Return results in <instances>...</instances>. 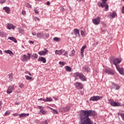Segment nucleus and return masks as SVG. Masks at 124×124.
Listing matches in <instances>:
<instances>
[{"mask_svg":"<svg viewBox=\"0 0 124 124\" xmlns=\"http://www.w3.org/2000/svg\"><path fill=\"white\" fill-rule=\"evenodd\" d=\"M63 56H66V54H65V52H63Z\"/></svg>","mask_w":124,"mask_h":124,"instance_id":"nucleus-64","label":"nucleus"},{"mask_svg":"<svg viewBox=\"0 0 124 124\" xmlns=\"http://www.w3.org/2000/svg\"><path fill=\"white\" fill-rule=\"evenodd\" d=\"M38 108L39 109H40V110H41V109H44V108L43 107H42V106H38Z\"/></svg>","mask_w":124,"mask_h":124,"instance_id":"nucleus-46","label":"nucleus"},{"mask_svg":"<svg viewBox=\"0 0 124 124\" xmlns=\"http://www.w3.org/2000/svg\"><path fill=\"white\" fill-rule=\"evenodd\" d=\"M44 124H48V121L47 120H45L44 122Z\"/></svg>","mask_w":124,"mask_h":124,"instance_id":"nucleus-53","label":"nucleus"},{"mask_svg":"<svg viewBox=\"0 0 124 124\" xmlns=\"http://www.w3.org/2000/svg\"><path fill=\"white\" fill-rule=\"evenodd\" d=\"M8 77L9 78V82H12V81H13V74L12 73H10L8 75Z\"/></svg>","mask_w":124,"mask_h":124,"instance_id":"nucleus-21","label":"nucleus"},{"mask_svg":"<svg viewBox=\"0 0 124 124\" xmlns=\"http://www.w3.org/2000/svg\"><path fill=\"white\" fill-rule=\"evenodd\" d=\"M116 15H117V14H116V13H115V12H112V14L110 15V16L112 18H115V17H116Z\"/></svg>","mask_w":124,"mask_h":124,"instance_id":"nucleus-31","label":"nucleus"},{"mask_svg":"<svg viewBox=\"0 0 124 124\" xmlns=\"http://www.w3.org/2000/svg\"><path fill=\"white\" fill-rule=\"evenodd\" d=\"M74 76L76 78V77H79V78L81 80V81H87V78H86V77L84 75V74H82V73L76 72L74 73Z\"/></svg>","mask_w":124,"mask_h":124,"instance_id":"nucleus-2","label":"nucleus"},{"mask_svg":"<svg viewBox=\"0 0 124 124\" xmlns=\"http://www.w3.org/2000/svg\"><path fill=\"white\" fill-rule=\"evenodd\" d=\"M117 70L119 72L121 75H124V71L123 68H121L120 66H117L116 67Z\"/></svg>","mask_w":124,"mask_h":124,"instance_id":"nucleus-13","label":"nucleus"},{"mask_svg":"<svg viewBox=\"0 0 124 124\" xmlns=\"http://www.w3.org/2000/svg\"><path fill=\"white\" fill-rule=\"evenodd\" d=\"M0 55H2V51H1V50H0Z\"/></svg>","mask_w":124,"mask_h":124,"instance_id":"nucleus-63","label":"nucleus"},{"mask_svg":"<svg viewBox=\"0 0 124 124\" xmlns=\"http://www.w3.org/2000/svg\"><path fill=\"white\" fill-rule=\"evenodd\" d=\"M19 88H20V89H23V88H25V85H24V84L23 83H20L19 85Z\"/></svg>","mask_w":124,"mask_h":124,"instance_id":"nucleus-36","label":"nucleus"},{"mask_svg":"<svg viewBox=\"0 0 124 124\" xmlns=\"http://www.w3.org/2000/svg\"><path fill=\"white\" fill-rule=\"evenodd\" d=\"M34 11L36 14H38L39 13V11H38L36 8L34 9Z\"/></svg>","mask_w":124,"mask_h":124,"instance_id":"nucleus-40","label":"nucleus"},{"mask_svg":"<svg viewBox=\"0 0 124 124\" xmlns=\"http://www.w3.org/2000/svg\"><path fill=\"white\" fill-rule=\"evenodd\" d=\"M46 4H47V5H50V4H51V2L49 1H47L46 2Z\"/></svg>","mask_w":124,"mask_h":124,"instance_id":"nucleus-51","label":"nucleus"},{"mask_svg":"<svg viewBox=\"0 0 124 124\" xmlns=\"http://www.w3.org/2000/svg\"><path fill=\"white\" fill-rule=\"evenodd\" d=\"M64 53L66 55H68V51H64Z\"/></svg>","mask_w":124,"mask_h":124,"instance_id":"nucleus-61","label":"nucleus"},{"mask_svg":"<svg viewBox=\"0 0 124 124\" xmlns=\"http://www.w3.org/2000/svg\"><path fill=\"white\" fill-rule=\"evenodd\" d=\"M27 7H28V8H31V5L28 3L27 4Z\"/></svg>","mask_w":124,"mask_h":124,"instance_id":"nucleus-43","label":"nucleus"},{"mask_svg":"<svg viewBox=\"0 0 124 124\" xmlns=\"http://www.w3.org/2000/svg\"><path fill=\"white\" fill-rule=\"evenodd\" d=\"M35 18V21H38V22H39L40 21V19H39V18H38L37 16H35L34 17Z\"/></svg>","mask_w":124,"mask_h":124,"instance_id":"nucleus-41","label":"nucleus"},{"mask_svg":"<svg viewBox=\"0 0 124 124\" xmlns=\"http://www.w3.org/2000/svg\"><path fill=\"white\" fill-rule=\"evenodd\" d=\"M83 71H87V72H91V68L88 65H84L82 67Z\"/></svg>","mask_w":124,"mask_h":124,"instance_id":"nucleus-15","label":"nucleus"},{"mask_svg":"<svg viewBox=\"0 0 124 124\" xmlns=\"http://www.w3.org/2000/svg\"><path fill=\"white\" fill-rule=\"evenodd\" d=\"M92 21L94 25H99V23H100V18L98 16L96 18L93 19Z\"/></svg>","mask_w":124,"mask_h":124,"instance_id":"nucleus-9","label":"nucleus"},{"mask_svg":"<svg viewBox=\"0 0 124 124\" xmlns=\"http://www.w3.org/2000/svg\"><path fill=\"white\" fill-rule=\"evenodd\" d=\"M104 72L108 74V75H115V71H114L113 69H111V68H106L104 70Z\"/></svg>","mask_w":124,"mask_h":124,"instance_id":"nucleus-5","label":"nucleus"},{"mask_svg":"<svg viewBox=\"0 0 124 124\" xmlns=\"http://www.w3.org/2000/svg\"><path fill=\"white\" fill-rule=\"evenodd\" d=\"M52 113L53 114H59V112L58 111V110H56L55 109H53Z\"/></svg>","mask_w":124,"mask_h":124,"instance_id":"nucleus-39","label":"nucleus"},{"mask_svg":"<svg viewBox=\"0 0 124 124\" xmlns=\"http://www.w3.org/2000/svg\"><path fill=\"white\" fill-rule=\"evenodd\" d=\"M13 115V116H14V117H15V116H20V114H18V113H14Z\"/></svg>","mask_w":124,"mask_h":124,"instance_id":"nucleus-47","label":"nucleus"},{"mask_svg":"<svg viewBox=\"0 0 124 124\" xmlns=\"http://www.w3.org/2000/svg\"><path fill=\"white\" fill-rule=\"evenodd\" d=\"M53 40L56 42H60V41H61V38L58 37H55L53 38Z\"/></svg>","mask_w":124,"mask_h":124,"instance_id":"nucleus-28","label":"nucleus"},{"mask_svg":"<svg viewBox=\"0 0 124 124\" xmlns=\"http://www.w3.org/2000/svg\"><path fill=\"white\" fill-rule=\"evenodd\" d=\"M81 35L82 36H85V32L82 30L80 31Z\"/></svg>","mask_w":124,"mask_h":124,"instance_id":"nucleus-38","label":"nucleus"},{"mask_svg":"<svg viewBox=\"0 0 124 124\" xmlns=\"http://www.w3.org/2000/svg\"><path fill=\"white\" fill-rule=\"evenodd\" d=\"M32 35H33V36L36 35V32H32Z\"/></svg>","mask_w":124,"mask_h":124,"instance_id":"nucleus-54","label":"nucleus"},{"mask_svg":"<svg viewBox=\"0 0 124 124\" xmlns=\"http://www.w3.org/2000/svg\"><path fill=\"white\" fill-rule=\"evenodd\" d=\"M28 74L30 75V76H31V72H29Z\"/></svg>","mask_w":124,"mask_h":124,"instance_id":"nucleus-62","label":"nucleus"},{"mask_svg":"<svg viewBox=\"0 0 124 124\" xmlns=\"http://www.w3.org/2000/svg\"><path fill=\"white\" fill-rule=\"evenodd\" d=\"M112 62V63L113 64H114V65H115L116 67L117 66H119V65H118L119 64V63H120L121 62V60H119L118 58H112L110 60V62Z\"/></svg>","mask_w":124,"mask_h":124,"instance_id":"nucleus-4","label":"nucleus"},{"mask_svg":"<svg viewBox=\"0 0 124 124\" xmlns=\"http://www.w3.org/2000/svg\"><path fill=\"white\" fill-rule=\"evenodd\" d=\"M9 114H10V112L9 111H6L4 115V116H8Z\"/></svg>","mask_w":124,"mask_h":124,"instance_id":"nucleus-37","label":"nucleus"},{"mask_svg":"<svg viewBox=\"0 0 124 124\" xmlns=\"http://www.w3.org/2000/svg\"><path fill=\"white\" fill-rule=\"evenodd\" d=\"M49 35L48 33H44L42 32H38L36 34V37L37 38H39V39H42V38H44L46 37V38L48 39L49 38Z\"/></svg>","mask_w":124,"mask_h":124,"instance_id":"nucleus-3","label":"nucleus"},{"mask_svg":"<svg viewBox=\"0 0 124 124\" xmlns=\"http://www.w3.org/2000/svg\"><path fill=\"white\" fill-rule=\"evenodd\" d=\"M117 114H118V116H121V117H122V114L123 113H121V112H118V113H117Z\"/></svg>","mask_w":124,"mask_h":124,"instance_id":"nucleus-55","label":"nucleus"},{"mask_svg":"<svg viewBox=\"0 0 124 124\" xmlns=\"http://www.w3.org/2000/svg\"><path fill=\"white\" fill-rule=\"evenodd\" d=\"M26 80H28V81L30 80H31L32 79V78L29 76H25Z\"/></svg>","mask_w":124,"mask_h":124,"instance_id":"nucleus-32","label":"nucleus"},{"mask_svg":"<svg viewBox=\"0 0 124 124\" xmlns=\"http://www.w3.org/2000/svg\"><path fill=\"white\" fill-rule=\"evenodd\" d=\"M0 36L1 37H5L6 33L2 31H0Z\"/></svg>","mask_w":124,"mask_h":124,"instance_id":"nucleus-27","label":"nucleus"},{"mask_svg":"<svg viewBox=\"0 0 124 124\" xmlns=\"http://www.w3.org/2000/svg\"><path fill=\"white\" fill-rule=\"evenodd\" d=\"M27 57H28V60H30L31 57V54L28 53L27 54Z\"/></svg>","mask_w":124,"mask_h":124,"instance_id":"nucleus-44","label":"nucleus"},{"mask_svg":"<svg viewBox=\"0 0 124 124\" xmlns=\"http://www.w3.org/2000/svg\"><path fill=\"white\" fill-rule=\"evenodd\" d=\"M48 51L47 50V48H44V51H41L40 52H38V53L40 56H43V55H46L47 53H48Z\"/></svg>","mask_w":124,"mask_h":124,"instance_id":"nucleus-14","label":"nucleus"},{"mask_svg":"<svg viewBox=\"0 0 124 124\" xmlns=\"http://www.w3.org/2000/svg\"><path fill=\"white\" fill-rule=\"evenodd\" d=\"M22 13L23 15H24V16H25V15H26V11H25L23 10L22 11Z\"/></svg>","mask_w":124,"mask_h":124,"instance_id":"nucleus-50","label":"nucleus"},{"mask_svg":"<svg viewBox=\"0 0 124 124\" xmlns=\"http://www.w3.org/2000/svg\"><path fill=\"white\" fill-rule=\"evenodd\" d=\"M63 53H64V50L63 49L55 51V54L56 55H63Z\"/></svg>","mask_w":124,"mask_h":124,"instance_id":"nucleus-18","label":"nucleus"},{"mask_svg":"<svg viewBox=\"0 0 124 124\" xmlns=\"http://www.w3.org/2000/svg\"><path fill=\"white\" fill-rule=\"evenodd\" d=\"M65 70L67 71H69V72H70L71 71V68L69 66H66L65 67Z\"/></svg>","mask_w":124,"mask_h":124,"instance_id":"nucleus-29","label":"nucleus"},{"mask_svg":"<svg viewBox=\"0 0 124 124\" xmlns=\"http://www.w3.org/2000/svg\"><path fill=\"white\" fill-rule=\"evenodd\" d=\"M53 101V99L51 97H46L45 99V102H51Z\"/></svg>","mask_w":124,"mask_h":124,"instance_id":"nucleus-22","label":"nucleus"},{"mask_svg":"<svg viewBox=\"0 0 124 124\" xmlns=\"http://www.w3.org/2000/svg\"><path fill=\"white\" fill-rule=\"evenodd\" d=\"M86 48H87V46H83L81 49H80V54H81V56L83 58V57H84V50H85L86 49Z\"/></svg>","mask_w":124,"mask_h":124,"instance_id":"nucleus-16","label":"nucleus"},{"mask_svg":"<svg viewBox=\"0 0 124 124\" xmlns=\"http://www.w3.org/2000/svg\"><path fill=\"white\" fill-rule=\"evenodd\" d=\"M38 62H42L43 63H46V59L45 57H40L38 59Z\"/></svg>","mask_w":124,"mask_h":124,"instance_id":"nucleus-19","label":"nucleus"},{"mask_svg":"<svg viewBox=\"0 0 124 124\" xmlns=\"http://www.w3.org/2000/svg\"><path fill=\"white\" fill-rule=\"evenodd\" d=\"M15 88H14V85H10L8 88V89L7 90V93L8 94H10L12 93V91H13V90H14Z\"/></svg>","mask_w":124,"mask_h":124,"instance_id":"nucleus-10","label":"nucleus"},{"mask_svg":"<svg viewBox=\"0 0 124 124\" xmlns=\"http://www.w3.org/2000/svg\"><path fill=\"white\" fill-rule=\"evenodd\" d=\"M60 11H61V12L64 11V8H63V6H62L60 7Z\"/></svg>","mask_w":124,"mask_h":124,"instance_id":"nucleus-42","label":"nucleus"},{"mask_svg":"<svg viewBox=\"0 0 124 124\" xmlns=\"http://www.w3.org/2000/svg\"><path fill=\"white\" fill-rule=\"evenodd\" d=\"M80 93H81V94H82V95H83V94H84V91H80Z\"/></svg>","mask_w":124,"mask_h":124,"instance_id":"nucleus-58","label":"nucleus"},{"mask_svg":"<svg viewBox=\"0 0 124 124\" xmlns=\"http://www.w3.org/2000/svg\"><path fill=\"white\" fill-rule=\"evenodd\" d=\"M4 52H5V53H6V54H9V55H11V56H13V55H14L12 51H11L9 49L5 50Z\"/></svg>","mask_w":124,"mask_h":124,"instance_id":"nucleus-25","label":"nucleus"},{"mask_svg":"<svg viewBox=\"0 0 124 124\" xmlns=\"http://www.w3.org/2000/svg\"><path fill=\"white\" fill-rule=\"evenodd\" d=\"M72 34H75L76 36L80 37V31L78 29H74L73 30V32L72 33Z\"/></svg>","mask_w":124,"mask_h":124,"instance_id":"nucleus-11","label":"nucleus"},{"mask_svg":"<svg viewBox=\"0 0 124 124\" xmlns=\"http://www.w3.org/2000/svg\"><path fill=\"white\" fill-rule=\"evenodd\" d=\"M59 63L61 65H62V66H63L65 64V62H64L60 61V62H59Z\"/></svg>","mask_w":124,"mask_h":124,"instance_id":"nucleus-34","label":"nucleus"},{"mask_svg":"<svg viewBox=\"0 0 124 124\" xmlns=\"http://www.w3.org/2000/svg\"><path fill=\"white\" fill-rule=\"evenodd\" d=\"M3 10H4L7 14H9V13H10V8H9V7H4L3 8Z\"/></svg>","mask_w":124,"mask_h":124,"instance_id":"nucleus-20","label":"nucleus"},{"mask_svg":"<svg viewBox=\"0 0 124 124\" xmlns=\"http://www.w3.org/2000/svg\"><path fill=\"white\" fill-rule=\"evenodd\" d=\"M74 86L77 90H82V89H83V85L79 82H77L75 83Z\"/></svg>","mask_w":124,"mask_h":124,"instance_id":"nucleus-7","label":"nucleus"},{"mask_svg":"<svg viewBox=\"0 0 124 124\" xmlns=\"http://www.w3.org/2000/svg\"><path fill=\"white\" fill-rule=\"evenodd\" d=\"M30 114L29 113H21L19 114V118H24L25 117L29 116Z\"/></svg>","mask_w":124,"mask_h":124,"instance_id":"nucleus-23","label":"nucleus"},{"mask_svg":"<svg viewBox=\"0 0 124 124\" xmlns=\"http://www.w3.org/2000/svg\"><path fill=\"white\" fill-rule=\"evenodd\" d=\"M5 0H0V3H1V4H2V3H5Z\"/></svg>","mask_w":124,"mask_h":124,"instance_id":"nucleus-45","label":"nucleus"},{"mask_svg":"<svg viewBox=\"0 0 124 124\" xmlns=\"http://www.w3.org/2000/svg\"><path fill=\"white\" fill-rule=\"evenodd\" d=\"M103 25L104 27H105V28H106L107 27V25H106V23H103Z\"/></svg>","mask_w":124,"mask_h":124,"instance_id":"nucleus-57","label":"nucleus"},{"mask_svg":"<svg viewBox=\"0 0 124 124\" xmlns=\"http://www.w3.org/2000/svg\"><path fill=\"white\" fill-rule=\"evenodd\" d=\"M8 39L12 40V41H13L15 43H17V40H16L14 37H9Z\"/></svg>","mask_w":124,"mask_h":124,"instance_id":"nucleus-24","label":"nucleus"},{"mask_svg":"<svg viewBox=\"0 0 124 124\" xmlns=\"http://www.w3.org/2000/svg\"><path fill=\"white\" fill-rule=\"evenodd\" d=\"M122 13L124 14V6L122 7Z\"/></svg>","mask_w":124,"mask_h":124,"instance_id":"nucleus-52","label":"nucleus"},{"mask_svg":"<svg viewBox=\"0 0 124 124\" xmlns=\"http://www.w3.org/2000/svg\"><path fill=\"white\" fill-rule=\"evenodd\" d=\"M11 29H12L13 30H14V29H15V27H14V26H12L11 27Z\"/></svg>","mask_w":124,"mask_h":124,"instance_id":"nucleus-60","label":"nucleus"},{"mask_svg":"<svg viewBox=\"0 0 124 124\" xmlns=\"http://www.w3.org/2000/svg\"><path fill=\"white\" fill-rule=\"evenodd\" d=\"M102 96H93L90 99V101H98L100 99H102Z\"/></svg>","mask_w":124,"mask_h":124,"instance_id":"nucleus-6","label":"nucleus"},{"mask_svg":"<svg viewBox=\"0 0 124 124\" xmlns=\"http://www.w3.org/2000/svg\"><path fill=\"white\" fill-rule=\"evenodd\" d=\"M97 113L93 110H81L79 113V124H96L93 123L89 117H95Z\"/></svg>","mask_w":124,"mask_h":124,"instance_id":"nucleus-1","label":"nucleus"},{"mask_svg":"<svg viewBox=\"0 0 124 124\" xmlns=\"http://www.w3.org/2000/svg\"><path fill=\"white\" fill-rule=\"evenodd\" d=\"M29 43H30V44H33L34 43V42L33 41H29Z\"/></svg>","mask_w":124,"mask_h":124,"instance_id":"nucleus-49","label":"nucleus"},{"mask_svg":"<svg viewBox=\"0 0 124 124\" xmlns=\"http://www.w3.org/2000/svg\"><path fill=\"white\" fill-rule=\"evenodd\" d=\"M38 101H44L45 102V99H43L42 98H41L40 99H38Z\"/></svg>","mask_w":124,"mask_h":124,"instance_id":"nucleus-48","label":"nucleus"},{"mask_svg":"<svg viewBox=\"0 0 124 124\" xmlns=\"http://www.w3.org/2000/svg\"><path fill=\"white\" fill-rule=\"evenodd\" d=\"M74 55H75V50H74V49L72 50L71 51V56L72 57H73V56H74Z\"/></svg>","mask_w":124,"mask_h":124,"instance_id":"nucleus-35","label":"nucleus"},{"mask_svg":"<svg viewBox=\"0 0 124 124\" xmlns=\"http://www.w3.org/2000/svg\"><path fill=\"white\" fill-rule=\"evenodd\" d=\"M93 71H95L97 73H98V70L96 69V70H94Z\"/></svg>","mask_w":124,"mask_h":124,"instance_id":"nucleus-56","label":"nucleus"},{"mask_svg":"<svg viewBox=\"0 0 124 124\" xmlns=\"http://www.w3.org/2000/svg\"><path fill=\"white\" fill-rule=\"evenodd\" d=\"M8 30H11V27L10 26H7Z\"/></svg>","mask_w":124,"mask_h":124,"instance_id":"nucleus-59","label":"nucleus"},{"mask_svg":"<svg viewBox=\"0 0 124 124\" xmlns=\"http://www.w3.org/2000/svg\"><path fill=\"white\" fill-rule=\"evenodd\" d=\"M28 60V56H26V55H23V58L22 59V61H24V62H26Z\"/></svg>","mask_w":124,"mask_h":124,"instance_id":"nucleus-30","label":"nucleus"},{"mask_svg":"<svg viewBox=\"0 0 124 124\" xmlns=\"http://www.w3.org/2000/svg\"><path fill=\"white\" fill-rule=\"evenodd\" d=\"M61 109L63 112H67L70 110V107L69 106H66L65 107H62Z\"/></svg>","mask_w":124,"mask_h":124,"instance_id":"nucleus-17","label":"nucleus"},{"mask_svg":"<svg viewBox=\"0 0 124 124\" xmlns=\"http://www.w3.org/2000/svg\"><path fill=\"white\" fill-rule=\"evenodd\" d=\"M40 113L42 114V115H46V111L43 109L40 110Z\"/></svg>","mask_w":124,"mask_h":124,"instance_id":"nucleus-33","label":"nucleus"},{"mask_svg":"<svg viewBox=\"0 0 124 124\" xmlns=\"http://www.w3.org/2000/svg\"><path fill=\"white\" fill-rule=\"evenodd\" d=\"M110 104L111 105V106H113V107H117L118 106H121V103L117 102L114 101V100H111L110 102Z\"/></svg>","mask_w":124,"mask_h":124,"instance_id":"nucleus-8","label":"nucleus"},{"mask_svg":"<svg viewBox=\"0 0 124 124\" xmlns=\"http://www.w3.org/2000/svg\"><path fill=\"white\" fill-rule=\"evenodd\" d=\"M32 59H38V55L36 53H34L31 55Z\"/></svg>","mask_w":124,"mask_h":124,"instance_id":"nucleus-26","label":"nucleus"},{"mask_svg":"<svg viewBox=\"0 0 124 124\" xmlns=\"http://www.w3.org/2000/svg\"><path fill=\"white\" fill-rule=\"evenodd\" d=\"M111 89L117 91L120 89V86L115 84L114 82H111Z\"/></svg>","mask_w":124,"mask_h":124,"instance_id":"nucleus-12","label":"nucleus"}]
</instances>
